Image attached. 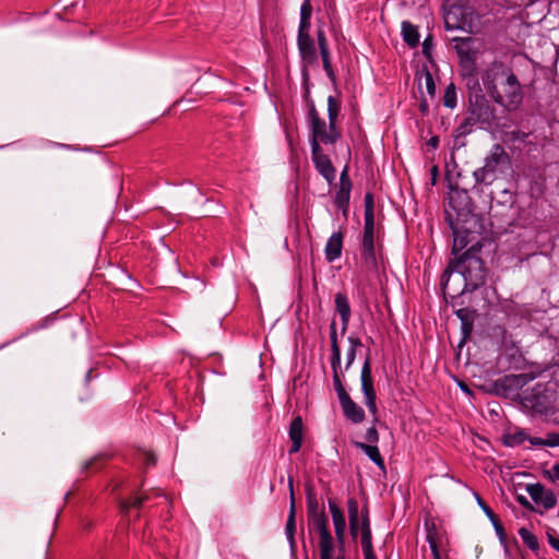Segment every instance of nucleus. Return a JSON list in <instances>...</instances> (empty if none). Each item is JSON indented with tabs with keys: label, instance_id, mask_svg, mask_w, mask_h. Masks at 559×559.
Segmentation results:
<instances>
[{
	"label": "nucleus",
	"instance_id": "f257e3e1",
	"mask_svg": "<svg viewBox=\"0 0 559 559\" xmlns=\"http://www.w3.org/2000/svg\"><path fill=\"white\" fill-rule=\"evenodd\" d=\"M445 216L453 234L452 254L454 255V259L450 261L449 265L444 270L441 276V285L445 290L448 288L450 276L453 273H459L464 281L462 293L474 292L481 286L486 280L485 263L477 255L480 251V245L477 242L467 248L471 233L467 229H461L456 226L450 211H445Z\"/></svg>",
	"mask_w": 559,
	"mask_h": 559
},
{
	"label": "nucleus",
	"instance_id": "f03ea898",
	"mask_svg": "<svg viewBox=\"0 0 559 559\" xmlns=\"http://www.w3.org/2000/svg\"><path fill=\"white\" fill-rule=\"evenodd\" d=\"M488 95L495 103L509 111L520 107L523 102L522 85L512 68L502 62L488 67L484 78Z\"/></svg>",
	"mask_w": 559,
	"mask_h": 559
},
{
	"label": "nucleus",
	"instance_id": "7ed1b4c3",
	"mask_svg": "<svg viewBox=\"0 0 559 559\" xmlns=\"http://www.w3.org/2000/svg\"><path fill=\"white\" fill-rule=\"evenodd\" d=\"M364 233L361 238V260L368 270L377 271L378 261L374 243V200L371 192H367L364 199Z\"/></svg>",
	"mask_w": 559,
	"mask_h": 559
},
{
	"label": "nucleus",
	"instance_id": "20e7f679",
	"mask_svg": "<svg viewBox=\"0 0 559 559\" xmlns=\"http://www.w3.org/2000/svg\"><path fill=\"white\" fill-rule=\"evenodd\" d=\"M308 510L309 527L319 535L320 559H346L344 554H337L334 558L335 544L329 531L325 513L318 511V503L316 501L309 502Z\"/></svg>",
	"mask_w": 559,
	"mask_h": 559
},
{
	"label": "nucleus",
	"instance_id": "39448f33",
	"mask_svg": "<svg viewBox=\"0 0 559 559\" xmlns=\"http://www.w3.org/2000/svg\"><path fill=\"white\" fill-rule=\"evenodd\" d=\"M511 164L510 156L502 145L495 144L473 176L476 183L491 185Z\"/></svg>",
	"mask_w": 559,
	"mask_h": 559
},
{
	"label": "nucleus",
	"instance_id": "423d86ee",
	"mask_svg": "<svg viewBox=\"0 0 559 559\" xmlns=\"http://www.w3.org/2000/svg\"><path fill=\"white\" fill-rule=\"evenodd\" d=\"M307 121L309 123L310 129V146L313 148V145L317 143L321 146V144H335L341 138V131L336 126L326 124L325 120L320 118L318 110L314 107V104H311L307 114Z\"/></svg>",
	"mask_w": 559,
	"mask_h": 559
},
{
	"label": "nucleus",
	"instance_id": "0eeeda50",
	"mask_svg": "<svg viewBox=\"0 0 559 559\" xmlns=\"http://www.w3.org/2000/svg\"><path fill=\"white\" fill-rule=\"evenodd\" d=\"M344 373L333 374V385L344 416L354 424H360L365 419L364 409L354 402L345 390L343 384Z\"/></svg>",
	"mask_w": 559,
	"mask_h": 559
},
{
	"label": "nucleus",
	"instance_id": "6e6552de",
	"mask_svg": "<svg viewBox=\"0 0 559 559\" xmlns=\"http://www.w3.org/2000/svg\"><path fill=\"white\" fill-rule=\"evenodd\" d=\"M360 381H361V391L365 396V404L369 412L372 415H376L378 412L377 407V394L373 388V378L371 373V358L370 353H367L366 359L364 361L361 373H360Z\"/></svg>",
	"mask_w": 559,
	"mask_h": 559
},
{
	"label": "nucleus",
	"instance_id": "1a4fd4ad",
	"mask_svg": "<svg viewBox=\"0 0 559 559\" xmlns=\"http://www.w3.org/2000/svg\"><path fill=\"white\" fill-rule=\"evenodd\" d=\"M311 159L316 170L329 182L332 183L336 178V170L331 158L323 153L317 143L311 148Z\"/></svg>",
	"mask_w": 559,
	"mask_h": 559
},
{
	"label": "nucleus",
	"instance_id": "9d476101",
	"mask_svg": "<svg viewBox=\"0 0 559 559\" xmlns=\"http://www.w3.org/2000/svg\"><path fill=\"white\" fill-rule=\"evenodd\" d=\"M468 112L483 127H489L495 119V111L484 96H476L469 104Z\"/></svg>",
	"mask_w": 559,
	"mask_h": 559
},
{
	"label": "nucleus",
	"instance_id": "9b49d317",
	"mask_svg": "<svg viewBox=\"0 0 559 559\" xmlns=\"http://www.w3.org/2000/svg\"><path fill=\"white\" fill-rule=\"evenodd\" d=\"M329 509L331 512L333 526L335 531V537L337 542V551L338 554L345 555V533H346V521L343 511L341 508L334 502L329 501Z\"/></svg>",
	"mask_w": 559,
	"mask_h": 559
},
{
	"label": "nucleus",
	"instance_id": "f8f14e48",
	"mask_svg": "<svg viewBox=\"0 0 559 559\" xmlns=\"http://www.w3.org/2000/svg\"><path fill=\"white\" fill-rule=\"evenodd\" d=\"M527 493L535 503L540 504L545 510L552 509L557 504V497L555 492L545 489L539 483L528 485Z\"/></svg>",
	"mask_w": 559,
	"mask_h": 559
},
{
	"label": "nucleus",
	"instance_id": "ddd939ff",
	"mask_svg": "<svg viewBox=\"0 0 559 559\" xmlns=\"http://www.w3.org/2000/svg\"><path fill=\"white\" fill-rule=\"evenodd\" d=\"M424 525L430 550H435V547H442L447 543L444 528L438 525L433 519H426Z\"/></svg>",
	"mask_w": 559,
	"mask_h": 559
},
{
	"label": "nucleus",
	"instance_id": "4468645a",
	"mask_svg": "<svg viewBox=\"0 0 559 559\" xmlns=\"http://www.w3.org/2000/svg\"><path fill=\"white\" fill-rule=\"evenodd\" d=\"M449 206L456 214V219L469 213V195L466 190L454 189L449 194Z\"/></svg>",
	"mask_w": 559,
	"mask_h": 559
},
{
	"label": "nucleus",
	"instance_id": "2eb2a0df",
	"mask_svg": "<svg viewBox=\"0 0 559 559\" xmlns=\"http://www.w3.org/2000/svg\"><path fill=\"white\" fill-rule=\"evenodd\" d=\"M330 343H331V369L333 374L344 373L341 360V347L337 341L336 322L332 320L330 324Z\"/></svg>",
	"mask_w": 559,
	"mask_h": 559
},
{
	"label": "nucleus",
	"instance_id": "dca6fc26",
	"mask_svg": "<svg viewBox=\"0 0 559 559\" xmlns=\"http://www.w3.org/2000/svg\"><path fill=\"white\" fill-rule=\"evenodd\" d=\"M334 304L335 310L340 314L342 321L341 332L342 334H344L348 328L352 316L350 305L347 295L344 293L335 294Z\"/></svg>",
	"mask_w": 559,
	"mask_h": 559
},
{
	"label": "nucleus",
	"instance_id": "f3484780",
	"mask_svg": "<svg viewBox=\"0 0 559 559\" xmlns=\"http://www.w3.org/2000/svg\"><path fill=\"white\" fill-rule=\"evenodd\" d=\"M288 436L292 441L289 453L295 454L299 452L304 441V423L301 416H297L292 420Z\"/></svg>",
	"mask_w": 559,
	"mask_h": 559
},
{
	"label": "nucleus",
	"instance_id": "a211bd4d",
	"mask_svg": "<svg viewBox=\"0 0 559 559\" xmlns=\"http://www.w3.org/2000/svg\"><path fill=\"white\" fill-rule=\"evenodd\" d=\"M344 235L342 231L333 233L326 241L324 254L328 262H334L342 255Z\"/></svg>",
	"mask_w": 559,
	"mask_h": 559
},
{
	"label": "nucleus",
	"instance_id": "6ab92c4d",
	"mask_svg": "<svg viewBox=\"0 0 559 559\" xmlns=\"http://www.w3.org/2000/svg\"><path fill=\"white\" fill-rule=\"evenodd\" d=\"M297 45L304 61L313 63L317 60V49L311 36H298Z\"/></svg>",
	"mask_w": 559,
	"mask_h": 559
},
{
	"label": "nucleus",
	"instance_id": "aec40b11",
	"mask_svg": "<svg viewBox=\"0 0 559 559\" xmlns=\"http://www.w3.org/2000/svg\"><path fill=\"white\" fill-rule=\"evenodd\" d=\"M360 543L362 549H369L372 547V533H371V524L369 519L368 509L365 508L361 511V527H360Z\"/></svg>",
	"mask_w": 559,
	"mask_h": 559
},
{
	"label": "nucleus",
	"instance_id": "412c9836",
	"mask_svg": "<svg viewBox=\"0 0 559 559\" xmlns=\"http://www.w3.org/2000/svg\"><path fill=\"white\" fill-rule=\"evenodd\" d=\"M289 489H290V508H289L288 519L286 521L285 533H286L287 538L290 542V544H293L294 535H295V531H296V523H295L296 509H295V498H294L293 480L292 479H289Z\"/></svg>",
	"mask_w": 559,
	"mask_h": 559
},
{
	"label": "nucleus",
	"instance_id": "4be33fe9",
	"mask_svg": "<svg viewBox=\"0 0 559 559\" xmlns=\"http://www.w3.org/2000/svg\"><path fill=\"white\" fill-rule=\"evenodd\" d=\"M356 448L362 450L366 455L381 469H384V460L380 454V451L376 444H367L364 442H355Z\"/></svg>",
	"mask_w": 559,
	"mask_h": 559
},
{
	"label": "nucleus",
	"instance_id": "5701e85b",
	"mask_svg": "<svg viewBox=\"0 0 559 559\" xmlns=\"http://www.w3.org/2000/svg\"><path fill=\"white\" fill-rule=\"evenodd\" d=\"M403 40L412 48L419 44V33L416 26L409 22L402 23Z\"/></svg>",
	"mask_w": 559,
	"mask_h": 559
},
{
	"label": "nucleus",
	"instance_id": "b1692460",
	"mask_svg": "<svg viewBox=\"0 0 559 559\" xmlns=\"http://www.w3.org/2000/svg\"><path fill=\"white\" fill-rule=\"evenodd\" d=\"M347 341L349 346L346 352V362L344 367L345 371H347L352 367L356 358L357 349L362 346V343L358 336L349 335Z\"/></svg>",
	"mask_w": 559,
	"mask_h": 559
},
{
	"label": "nucleus",
	"instance_id": "393cba45",
	"mask_svg": "<svg viewBox=\"0 0 559 559\" xmlns=\"http://www.w3.org/2000/svg\"><path fill=\"white\" fill-rule=\"evenodd\" d=\"M352 191V183H340L335 194V204L338 209L346 210L348 207Z\"/></svg>",
	"mask_w": 559,
	"mask_h": 559
},
{
	"label": "nucleus",
	"instance_id": "a878e982",
	"mask_svg": "<svg viewBox=\"0 0 559 559\" xmlns=\"http://www.w3.org/2000/svg\"><path fill=\"white\" fill-rule=\"evenodd\" d=\"M340 111H341V102L336 97L330 95L328 97L329 124L336 126Z\"/></svg>",
	"mask_w": 559,
	"mask_h": 559
},
{
	"label": "nucleus",
	"instance_id": "bb28decb",
	"mask_svg": "<svg viewBox=\"0 0 559 559\" xmlns=\"http://www.w3.org/2000/svg\"><path fill=\"white\" fill-rule=\"evenodd\" d=\"M519 535L522 538L523 543L533 551H537L539 549V543L535 534H533L526 527H521L519 530Z\"/></svg>",
	"mask_w": 559,
	"mask_h": 559
},
{
	"label": "nucleus",
	"instance_id": "cd10ccee",
	"mask_svg": "<svg viewBox=\"0 0 559 559\" xmlns=\"http://www.w3.org/2000/svg\"><path fill=\"white\" fill-rule=\"evenodd\" d=\"M320 55L322 58V64L324 72L326 73V76L330 79L332 83H335L336 75L332 67L330 50H320Z\"/></svg>",
	"mask_w": 559,
	"mask_h": 559
},
{
	"label": "nucleus",
	"instance_id": "c85d7f7f",
	"mask_svg": "<svg viewBox=\"0 0 559 559\" xmlns=\"http://www.w3.org/2000/svg\"><path fill=\"white\" fill-rule=\"evenodd\" d=\"M148 499L147 495L141 493L134 497L132 500H122L120 508L123 513H128L131 508H141L142 504Z\"/></svg>",
	"mask_w": 559,
	"mask_h": 559
},
{
	"label": "nucleus",
	"instance_id": "c756f323",
	"mask_svg": "<svg viewBox=\"0 0 559 559\" xmlns=\"http://www.w3.org/2000/svg\"><path fill=\"white\" fill-rule=\"evenodd\" d=\"M525 440H527V435L524 430H518L504 437V443L509 447L520 445L524 443Z\"/></svg>",
	"mask_w": 559,
	"mask_h": 559
},
{
	"label": "nucleus",
	"instance_id": "7c9ffc66",
	"mask_svg": "<svg viewBox=\"0 0 559 559\" xmlns=\"http://www.w3.org/2000/svg\"><path fill=\"white\" fill-rule=\"evenodd\" d=\"M443 105L448 108L456 106V90L453 83L449 84L444 91Z\"/></svg>",
	"mask_w": 559,
	"mask_h": 559
},
{
	"label": "nucleus",
	"instance_id": "2f4dec72",
	"mask_svg": "<svg viewBox=\"0 0 559 559\" xmlns=\"http://www.w3.org/2000/svg\"><path fill=\"white\" fill-rule=\"evenodd\" d=\"M475 124H479L478 121L475 119H472V115L468 112V115L462 120V122L459 126V132L460 134H467L472 131V127Z\"/></svg>",
	"mask_w": 559,
	"mask_h": 559
},
{
	"label": "nucleus",
	"instance_id": "473e14b6",
	"mask_svg": "<svg viewBox=\"0 0 559 559\" xmlns=\"http://www.w3.org/2000/svg\"><path fill=\"white\" fill-rule=\"evenodd\" d=\"M350 534L354 538L357 537L361 527V514L358 516L348 518Z\"/></svg>",
	"mask_w": 559,
	"mask_h": 559
},
{
	"label": "nucleus",
	"instance_id": "72a5a7b5",
	"mask_svg": "<svg viewBox=\"0 0 559 559\" xmlns=\"http://www.w3.org/2000/svg\"><path fill=\"white\" fill-rule=\"evenodd\" d=\"M475 497H476L478 506L483 509V511L489 518V520L490 521L496 520L497 515L491 510V508L488 507V504L479 497V495L475 493Z\"/></svg>",
	"mask_w": 559,
	"mask_h": 559
},
{
	"label": "nucleus",
	"instance_id": "f704fd0d",
	"mask_svg": "<svg viewBox=\"0 0 559 559\" xmlns=\"http://www.w3.org/2000/svg\"><path fill=\"white\" fill-rule=\"evenodd\" d=\"M312 14V5L310 0H305L300 8V19L302 20H311Z\"/></svg>",
	"mask_w": 559,
	"mask_h": 559
},
{
	"label": "nucleus",
	"instance_id": "c9c22d12",
	"mask_svg": "<svg viewBox=\"0 0 559 559\" xmlns=\"http://www.w3.org/2000/svg\"><path fill=\"white\" fill-rule=\"evenodd\" d=\"M347 511H348V518L359 515V506L355 498H349L347 500Z\"/></svg>",
	"mask_w": 559,
	"mask_h": 559
},
{
	"label": "nucleus",
	"instance_id": "e433bc0d",
	"mask_svg": "<svg viewBox=\"0 0 559 559\" xmlns=\"http://www.w3.org/2000/svg\"><path fill=\"white\" fill-rule=\"evenodd\" d=\"M425 84L429 95H435L436 86L432 74L429 71L425 72Z\"/></svg>",
	"mask_w": 559,
	"mask_h": 559
},
{
	"label": "nucleus",
	"instance_id": "4c0bfd02",
	"mask_svg": "<svg viewBox=\"0 0 559 559\" xmlns=\"http://www.w3.org/2000/svg\"><path fill=\"white\" fill-rule=\"evenodd\" d=\"M317 39H318L319 50H329L326 36L321 28H319L317 31Z\"/></svg>",
	"mask_w": 559,
	"mask_h": 559
},
{
	"label": "nucleus",
	"instance_id": "58836bf2",
	"mask_svg": "<svg viewBox=\"0 0 559 559\" xmlns=\"http://www.w3.org/2000/svg\"><path fill=\"white\" fill-rule=\"evenodd\" d=\"M365 438L370 444H376L379 441V433L376 427L368 428Z\"/></svg>",
	"mask_w": 559,
	"mask_h": 559
},
{
	"label": "nucleus",
	"instance_id": "ea45409f",
	"mask_svg": "<svg viewBox=\"0 0 559 559\" xmlns=\"http://www.w3.org/2000/svg\"><path fill=\"white\" fill-rule=\"evenodd\" d=\"M491 523H492L495 531H496L497 535L499 536L500 540L504 542L506 533H504V528H503L501 522L499 521V519L496 518V520H492Z\"/></svg>",
	"mask_w": 559,
	"mask_h": 559
},
{
	"label": "nucleus",
	"instance_id": "a19ab883",
	"mask_svg": "<svg viewBox=\"0 0 559 559\" xmlns=\"http://www.w3.org/2000/svg\"><path fill=\"white\" fill-rule=\"evenodd\" d=\"M310 29V20H302L300 19L299 23V29H298V36H310L309 35Z\"/></svg>",
	"mask_w": 559,
	"mask_h": 559
},
{
	"label": "nucleus",
	"instance_id": "79ce46f5",
	"mask_svg": "<svg viewBox=\"0 0 559 559\" xmlns=\"http://www.w3.org/2000/svg\"><path fill=\"white\" fill-rule=\"evenodd\" d=\"M141 456H142L143 463L145 464L146 467L155 465L156 457L152 452L145 451V452L141 453Z\"/></svg>",
	"mask_w": 559,
	"mask_h": 559
},
{
	"label": "nucleus",
	"instance_id": "37998d69",
	"mask_svg": "<svg viewBox=\"0 0 559 559\" xmlns=\"http://www.w3.org/2000/svg\"><path fill=\"white\" fill-rule=\"evenodd\" d=\"M547 447H559V432L548 433L546 437Z\"/></svg>",
	"mask_w": 559,
	"mask_h": 559
},
{
	"label": "nucleus",
	"instance_id": "c03bdc74",
	"mask_svg": "<svg viewBox=\"0 0 559 559\" xmlns=\"http://www.w3.org/2000/svg\"><path fill=\"white\" fill-rule=\"evenodd\" d=\"M510 139L511 140H518V141H521V142H524L526 140V138L528 136V134L526 132H523V131H512L510 132Z\"/></svg>",
	"mask_w": 559,
	"mask_h": 559
},
{
	"label": "nucleus",
	"instance_id": "a18cd8bd",
	"mask_svg": "<svg viewBox=\"0 0 559 559\" xmlns=\"http://www.w3.org/2000/svg\"><path fill=\"white\" fill-rule=\"evenodd\" d=\"M527 440L534 447H547L546 438H538V437H527Z\"/></svg>",
	"mask_w": 559,
	"mask_h": 559
},
{
	"label": "nucleus",
	"instance_id": "49530a36",
	"mask_svg": "<svg viewBox=\"0 0 559 559\" xmlns=\"http://www.w3.org/2000/svg\"><path fill=\"white\" fill-rule=\"evenodd\" d=\"M340 183H352V180L348 176V166L346 165L341 173Z\"/></svg>",
	"mask_w": 559,
	"mask_h": 559
},
{
	"label": "nucleus",
	"instance_id": "de8ad7c7",
	"mask_svg": "<svg viewBox=\"0 0 559 559\" xmlns=\"http://www.w3.org/2000/svg\"><path fill=\"white\" fill-rule=\"evenodd\" d=\"M364 559H377L373 548L362 549Z\"/></svg>",
	"mask_w": 559,
	"mask_h": 559
},
{
	"label": "nucleus",
	"instance_id": "09e8293b",
	"mask_svg": "<svg viewBox=\"0 0 559 559\" xmlns=\"http://www.w3.org/2000/svg\"><path fill=\"white\" fill-rule=\"evenodd\" d=\"M548 542H549L550 546L559 552V538H556V537L549 535Z\"/></svg>",
	"mask_w": 559,
	"mask_h": 559
},
{
	"label": "nucleus",
	"instance_id": "8fccbe9b",
	"mask_svg": "<svg viewBox=\"0 0 559 559\" xmlns=\"http://www.w3.org/2000/svg\"><path fill=\"white\" fill-rule=\"evenodd\" d=\"M552 477L554 479L559 480V463H556L552 466Z\"/></svg>",
	"mask_w": 559,
	"mask_h": 559
},
{
	"label": "nucleus",
	"instance_id": "3c124183",
	"mask_svg": "<svg viewBox=\"0 0 559 559\" xmlns=\"http://www.w3.org/2000/svg\"><path fill=\"white\" fill-rule=\"evenodd\" d=\"M439 548L440 547H435V550H431L433 559H441V555H440Z\"/></svg>",
	"mask_w": 559,
	"mask_h": 559
},
{
	"label": "nucleus",
	"instance_id": "603ef678",
	"mask_svg": "<svg viewBox=\"0 0 559 559\" xmlns=\"http://www.w3.org/2000/svg\"><path fill=\"white\" fill-rule=\"evenodd\" d=\"M429 47H430V44H429V40L427 38V39H425V41L423 44V50H424L425 53H428Z\"/></svg>",
	"mask_w": 559,
	"mask_h": 559
},
{
	"label": "nucleus",
	"instance_id": "864d4df0",
	"mask_svg": "<svg viewBox=\"0 0 559 559\" xmlns=\"http://www.w3.org/2000/svg\"><path fill=\"white\" fill-rule=\"evenodd\" d=\"M438 143H439V140H438V138H436V136H435V138H431V139H430V141H429V144H430L431 146H433V147H437Z\"/></svg>",
	"mask_w": 559,
	"mask_h": 559
},
{
	"label": "nucleus",
	"instance_id": "5fc2aeb1",
	"mask_svg": "<svg viewBox=\"0 0 559 559\" xmlns=\"http://www.w3.org/2000/svg\"><path fill=\"white\" fill-rule=\"evenodd\" d=\"M460 388L462 389L463 392L468 393V394L471 393L469 388L465 383H463V382L460 383Z\"/></svg>",
	"mask_w": 559,
	"mask_h": 559
},
{
	"label": "nucleus",
	"instance_id": "6e6d98bb",
	"mask_svg": "<svg viewBox=\"0 0 559 559\" xmlns=\"http://www.w3.org/2000/svg\"><path fill=\"white\" fill-rule=\"evenodd\" d=\"M464 311H465L464 309H460V310H457V312H456L457 317H459V318H461L462 320H463V312H464Z\"/></svg>",
	"mask_w": 559,
	"mask_h": 559
}]
</instances>
